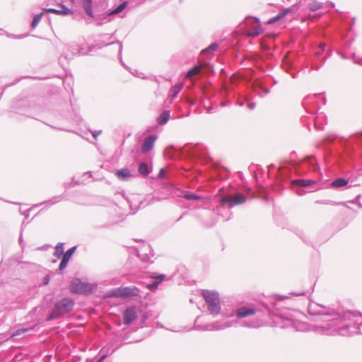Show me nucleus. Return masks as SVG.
Returning <instances> with one entry per match:
<instances>
[{
  "label": "nucleus",
  "instance_id": "6e6552de",
  "mask_svg": "<svg viewBox=\"0 0 362 362\" xmlns=\"http://www.w3.org/2000/svg\"><path fill=\"white\" fill-rule=\"evenodd\" d=\"M139 294V290L136 287L119 288L112 291L111 296L119 298H129L136 296Z\"/></svg>",
  "mask_w": 362,
  "mask_h": 362
},
{
  "label": "nucleus",
  "instance_id": "58836bf2",
  "mask_svg": "<svg viewBox=\"0 0 362 362\" xmlns=\"http://www.w3.org/2000/svg\"><path fill=\"white\" fill-rule=\"evenodd\" d=\"M291 294L293 295V296H300L305 295V292L303 291V292H300V293H291Z\"/></svg>",
  "mask_w": 362,
  "mask_h": 362
},
{
  "label": "nucleus",
  "instance_id": "2eb2a0df",
  "mask_svg": "<svg viewBox=\"0 0 362 362\" xmlns=\"http://www.w3.org/2000/svg\"><path fill=\"white\" fill-rule=\"evenodd\" d=\"M255 313V310L252 308H248L246 307H242L238 309L236 315L238 318H243L249 315H252Z\"/></svg>",
  "mask_w": 362,
  "mask_h": 362
},
{
  "label": "nucleus",
  "instance_id": "412c9836",
  "mask_svg": "<svg viewBox=\"0 0 362 362\" xmlns=\"http://www.w3.org/2000/svg\"><path fill=\"white\" fill-rule=\"evenodd\" d=\"M348 184V181L342 177L337 178L332 181L331 185L334 188H340L346 186Z\"/></svg>",
  "mask_w": 362,
  "mask_h": 362
},
{
  "label": "nucleus",
  "instance_id": "f03ea898",
  "mask_svg": "<svg viewBox=\"0 0 362 362\" xmlns=\"http://www.w3.org/2000/svg\"><path fill=\"white\" fill-rule=\"evenodd\" d=\"M302 0L289 8L281 11L276 16L269 18L266 23H276L283 19L285 16L290 15L292 18L295 16H300V20L304 22L307 20H319L327 11L328 5L334 6L332 3H322L316 0H311L307 4V7L302 13L300 9V4Z\"/></svg>",
  "mask_w": 362,
  "mask_h": 362
},
{
  "label": "nucleus",
  "instance_id": "1a4fd4ad",
  "mask_svg": "<svg viewBox=\"0 0 362 362\" xmlns=\"http://www.w3.org/2000/svg\"><path fill=\"white\" fill-rule=\"evenodd\" d=\"M137 317L136 308L134 306L127 308L123 313V323L128 325Z\"/></svg>",
  "mask_w": 362,
  "mask_h": 362
},
{
  "label": "nucleus",
  "instance_id": "a18cd8bd",
  "mask_svg": "<svg viewBox=\"0 0 362 362\" xmlns=\"http://www.w3.org/2000/svg\"><path fill=\"white\" fill-rule=\"evenodd\" d=\"M49 277L46 276L45 279H44V284H47L48 282H49Z\"/></svg>",
  "mask_w": 362,
  "mask_h": 362
},
{
  "label": "nucleus",
  "instance_id": "4c0bfd02",
  "mask_svg": "<svg viewBox=\"0 0 362 362\" xmlns=\"http://www.w3.org/2000/svg\"><path fill=\"white\" fill-rule=\"evenodd\" d=\"M256 106V104L255 103H249L247 104V107L250 110H253Z\"/></svg>",
  "mask_w": 362,
  "mask_h": 362
},
{
  "label": "nucleus",
  "instance_id": "20e7f679",
  "mask_svg": "<svg viewBox=\"0 0 362 362\" xmlns=\"http://www.w3.org/2000/svg\"><path fill=\"white\" fill-rule=\"evenodd\" d=\"M202 294L207 304L209 313L214 316L218 315L221 312V300L218 293L212 291L203 290Z\"/></svg>",
  "mask_w": 362,
  "mask_h": 362
},
{
  "label": "nucleus",
  "instance_id": "a19ab883",
  "mask_svg": "<svg viewBox=\"0 0 362 362\" xmlns=\"http://www.w3.org/2000/svg\"><path fill=\"white\" fill-rule=\"evenodd\" d=\"M28 35V33L18 34V35H15V37L17 38H22V37H26Z\"/></svg>",
  "mask_w": 362,
  "mask_h": 362
},
{
  "label": "nucleus",
  "instance_id": "09e8293b",
  "mask_svg": "<svg viewBox=\"0 0 362 362\" xmlns=\"http://www.w3.org/2000/svg\"><path fill=\"white\" fill-rule=\"evenodd\" d=\"M32 29H34L37 24H30Z\"/></svg>",
  "mask_w": 362,
  "mask_h": 362
},
{
  "label": "nucleus",
  "instance_id": "3c124183",
  "mask_svg": "<svg viewBox=\"0 0 362 362\" xmlns=\"http://www.w3.org/2000/svg\"><path fill=\"white\" fill-rule=\"evenodd\" d=\"M313 69L317 70L320 69V66H315L314 65H313Z\"/></svg>",
  "mask_w": 362,
  "mask_h": 362
},
{
  "label": "nucleus",
  "instance_id": "c9c22d12",
  "mask_svg": "<svg viewBox=\"0 0 362 362\" xmlns=\"http://www.w3.org/2000/svg\"><path fill=\"white\" fill-rule=\"evenodd\" d=\"M61 199H62V197L60 196H57V197H53V199L51 200V202H52V204H55V203L60 202Z\"/></svg>",
  "mask_w": 362,
  "mask_h": 362
},
{
  "label": "nucleus",
  "instance_id": "6e6d98bb",
  "mask_svg": "<svg viewBox=\"0 0 362 362\" xmlns=\"http://www.w3.org/2000/svg\"><path fill=\"white\" fill-rule=\"evenodd\" d=\"M321 52H322V51L320 50V51H319V52H316V54H317V55H320V54H321Z\"/></svg>",
  "mask_w": 362,
  "mask_h": 362
},
{
  "label": "nucleus",
  "instance_id": "c85d7f7f",
  "mask_svg": "<svg viewBox=\"0 0 362 362\" xmlns=\"http://www.w3.org/2000/svg\"><path fill=\"white\" fill-rule=\"evenodd\" d=\"M240 325L243 327H247L250 328H256L259 326V323L257 322H255V321H251L249 323H246L245 322H242Z\"/></svg>",
  "mask_w": 362,
  "mask_h": 362
},
{
  "label": "nucleus",
  "instance_id": "052dcab7",
  "mask_svg": "<svg viewBox=\"0 0 362 362\" xmlns=\"http://www.w3.org/2000/svg\"><path fill=\"white\" fill-rule=\"evenodd\" d=\"M266 93H269V90H265Z\"/></svg>",
  "mask_w": 362,
  "mask_h": 362
},
{
  "label": "nucleus",
  "instance_id": "79ce46f5",
  "mask_svg": "<svg viewBox=\"0 0 362 362\" xmlns=\"http://www.w3.org/2000/svg\"><path fill=\"white\" fill-rule=\"evenodd\" d=\"M105 355L102 356L97 362H103L105 360Z\"/></svg>",
  "mask_w": 362,
  "mask_h": 362
},
{
  "label": "nucleus",
  "instance_id": "4d7b16f0",
  "mask_svg": "<svg viewBox=\"0 0 362 362\" xmlns=\"http://www.w3.org/2000/svg\"><path fill=\"white\" fill-rule=\"evenodd\" d=\"M78 54H85V52H82L78 51Z\"/></svg>",
  "mask_w": 362,
  "mask_h": 362
},
{
  "label": "nucleus",
  "instance_id": "5fc2aeb1",
  "mask_svg": "<svg viewBox=\"0 0 362 362\" xmlns=\"http://www.w3.org/2000/svg\"><path fill=\"white\" fill-rule=\"evenodd\" d=\"M98 45H95V46H93L92 47L90 48L89 49V52H91L92 49L95 48V47H97Z\"/></svg>",
  "mask_w": 362,
  "mask_h": 362
},
{
  "label": "nucleus",
  "instance_id": "8fccbe9b",
  "mask_svg": "<svg viewBox=\"0 0 362 362\" xmlns=\"http://www.w3.org/2000/svg\"><path fill=\"white\" fill-rule=\"evenodd\" d=\"M315 126L317 129H320V127L317 125V122H315Z\"/></svg>",
  "mask_w": 362,
  "mask_h": 362
},
{
  "label": "nucleus",
  "instance_id": "bf43d9fd",
  "mask_svg": "<svg viewBox=\"0 0 362 362\" xmlns=\"http://www.w3.org/2000/svg\"><path fill=\"white\" fill-rule=\"evenodd\" d=\"M322 100H323V104H325V98H322Z\"/></svg>",
  "mask_w": 362,
  "mask_h": 362
},
{
  "label": "nucleus",
  "instance_id": "49530a36",
  "mask_svg": "<svg viewBox=\"0 0 362 362\" xmlns=\"http://www.w3.org/2000/svg\"><path fill=\"white\" fill-rule=\"evenodd\" d=\"M100 132H101L100 131V132H94V133H93V137H94V138H96V136H97L99 134H100Z\"/></svg>",
  "mask_w": 362,
  "mask_h": 362
},
{
  "label": "nucleus",
  "instance_id": "473e14b6",
  "mask_svg": "<svg viewBox=\"0 0 362 362\" xmlns=\"http://www.w3.org/2000/svg\"><path fill=\"white\" fill-rule=\"evenodd\" d=\"M320 203L325 204H334V205H339V204H332V202H320ZM349 203V202H344V203H339V204H342L344 206L349 208V205L347 204Z\"/></svg>",
  "mask_w": 362,
  "mask_h": 362
},
{
  "label": "nucleus",
  "instance_id": "4be33fe9",
  "mask_svg": "<svg viewBox=\"0 0 362 362\" xmlns=\"http://www.w3.org/2000/svg\"><path fill=\"white\" fill-rule=\"evenodd\" d=\"M138 171L139 174L144 177H147L150 173V171L148 170V166L146 163H141L139 165Z\"/></svg>",
  "mask_w": 362,
  "mask_h": 362
},
{
  "label": "nucleus",
  "instance_id": "f257e3e1",
  "mask_svg": "<svg viewBox=\"0 0 362 362\" xmlns=\"http://www.w3.org/2000/svg\"><path fill=\"white\" fill-rule=\"evenodd\" d=\"M308 312L314 316L316 324L313 329L325 335L349 337L358 333V323L361 315L350 310H340L325 307L315 302L308 305Z\"/></svg>",
  "mask_w": 362,
  "mask_h": 362
},
{
  "label": "nucleus",
  "instance_id": "cd10ccee",
  "mask_svg": "<svg viewBox=\"0 0 362 362\" xmlns=\"http://www.w3.org/2000/svg\"><path fill=\"white\" fill-rule=\"evenodd\" d=\"M184 198L188 200H199L201 199V197L192 193H187L184 196Z\"/></svg>",
  "mask_w": 362,
  "mask_h": 362
},
{
  "label": "nucleus",
  "instance_id": "6ab92c4d",
  "mask_svg": "<svg viewBox=\"0 0 362 362\" xmlns=\"http://www.w3.org/2000/svg\"><path fill=\"white\" fill-rule=\"evenodd\" d=\"M313 183H315V182L311 180L299 179V180H294L292 181L293 185H297V186H300V187H308Z\"/></svg>",
  "mask_w": 362,
  "mask_h": 362
},
{
  "label": "nucleus",
  "instance_id": "4468645a",
  "mask_svg": "<svg viewBox=\"0 0 362 362\" xmlns=\"http://www.w3.org/2000/svg\"><path fill=\"white\" fill-rule=\"evenodd\" d=\"M115 175L118 177V179L123 181L128 180L130 177H132L130 170L127 168L117 170L115 172Z\"/></svg>",
  "mask_w": 362,
  "mask_h": 362
},
{
  "label": "nucleus",
  "instance_id": "39448f33",
  "mask_svg": "<svg viewBox=\"0 0 362 362\" xmlns=\"http://www.w3.org/2000/svg\"><path fill=\"white\" fill-rule=\"evenodd\" d=\"M74 305V302L72 299L68 298H63L55 304L48 320H54L69 313L73 309Z\"/></svg>",
  "mask_w": 362,
  "mask_h": 362
},
{
  "label": "nucleus",
  "instance_id": "a878e982",
  "mask_svg": "<svg viewBox=\"0 0 362 362\" xmlns=\"http://www.w3.org/2000/svg\"><path fill=\"white\" fill-rule=\"evenodd\" d=\"M127 2L124 1L112 11L111 14H117L122 12L127 6Z\"/></svg>",
  "mask_w": 362,
  "mask_h": 362
},
{
  "label": "nucleus",
  "instance_id": "dca6fc26",
  "mask_svg": "<svg viewBox=\"0 0 362 362\" xmlns=\"http://www.w3.org/2000/svg\"><path fill=\"white\" fill-rule=\"evenodd\" d=\"M113 45L115 49L117 51L118 56L121 58L122 52V45L119 42H115L114 41L104 42L102 45L99 46L101 48L103 46Z\"/></svg>",
  "mask_w": 362,
  "mask_h": 362
},
{
  "label": "nucleus",
  "instance_id": "f8f14e48",
  "mask_svg": "<svg viewBox=\"0 0 362 362\" xmlns=\"http://www.w3.org/2000/svg\"><path fill=\"white\" fill-rule=\"evenodd\" d=\"M276 323L281 328L294 327L293 320L291 317L284 316L283 315L276 316Z\"/></svg>",
  "mask_w": 362,
  "mask_h": 362
},
{
  "label": "nucleus",
  "instance_id": "864d4df0",
  "mask_svg": "<svg viewBox=\"0 0 362 362\" xmlns=\"http://www.w3.org/2000/svg\"><path fill=\"white\" fill-rule=\"evenodd\" d=\"M357 205L358 206L359 208L362 209V204L361 202L358 203Z\"/></svg>",
  "mask_w": 362,
  "mask_h": 362
},
{
  "label": "nucleus",
  "instance_id": "aec40b11",
  "mask_svg": "<svg viewBox=\"0 0 362 362\" xmlns=\"http://www.w3.org/2000/svg\"><path fill=\"white\" fill-rule=\"evenodd\" d=\"M183 87L182 83H177L175 86H174L172 89L170 90V93L169 96L171 98V100H173L176 96L178 95V93L180 92L181 89Z\"/></svg>",
  "mask_w": 362,
  "mask_h": 362
},
{
  "label": "nucleus",
  "instance_id": "393cba45",
  "mask_svg": "<svg viewBox=\"0 0 362 362\" xmlns=\"http://www.w3.org/2000/svg\"><path fill=\"white\" fill-rule=\"evenodd\" d=\"M200 70L201 66H195L187 72L185 77L191 78L192 76L198 74L200 72Z\"/></svg>",
  "mask_w": 362,
  "mask_h": 362
},
{
  "label": "nucleus",
  "instance_id": "e433bc0d",
  "mask_svg": "<svg viewBox=\"0 0 362 362\" xmlns=\"http://www.w3.org/2000/svg\"><path fill=\"white\" fill-rule=\"evenodd\" d=\"M165 172L163 168H161L158 173V177L159 178H163L165 176Z\"/></svg>",
  "mask_w": 362,
  "mask_h": 362
},
{
  "label": "nucleus",
  "instance_id": "de8ad7c7",
  "mask_svg": "<svg viewBox=\"0 0 362 362\" xmlns=\"http://www.w3.org/2000/svg\"><path fill=\"white\" fill-rule=\"evenodd\" d=\"M164 275L161 274L160 276H158V279H160V280L163 279H164Z\"/></svg>",
  "mask_w": 362,
  "mask_h": 362
},
{
  "label": "nucleus",
  "instance_id": "423d86ee",
  "mask_svg": "<svg viewBox=\"0 0 362 362\" xmlns=\"http://www.w3.org/2000/svg\"><path fill=\"white\" fill-rule=\"evenodd\" d=\"M61 9H57V8H47L44 10L43 12L40 13L35 14L33 16V21L31 23H39L40 21H49L50 18L49 16V13H52L54 14H59V15H66L70 13V10L66 7L64 5H60Z\"/></svg>",
  "mask_w": 362,
  "mask_h": 362
},
{
  "label": "nucleus",
  "instance_id": "b1692460",
  "mask_svg": "<svg viewBox=\"0 0 362 362\" xmlns=\"http://www.w3.org/2000/svg\"><path fill=\"white\" fill-rule=\"evenodd\" d=\"M62 255H64V244L59 243L55 247L54 255L57 258H59Z\"/></svg>",
  "mask_w": 362,
  "mask_h": 362
},
{
  "label": "nucleus",
  "instance_id": "9d476101",
  "mask_svg": "<svg viewBox=\"0 0 362 362\" xmlns=\"http://www.w3.org/2000/svg\"><path fill=\"white\" fill-rule=\"evenodd\" d=\"M233 325V324L231 321H226L225 322H216L214 323L206 325L204 327V330H207V331L221 330V329H223L227 327H232Z\"/></svg>",
  "mask_w": 362,
  "mask_h": 362
},
{
  "label": "nucleus",
  "instance_id": "13d9d810",
  "mask_svg": "<svg viewBox=\"0 0 362 362\" xmlns=\"http://www.w3.org/2000/svg\"><path fill=\"white\" fill-rule=\"evenodd\" d=\"M356 20V18H352V23H354V21H355Z\"/></svg>",
  "mask_w": 362,
  "mask_h": 362
},
{
  "label": "nucleus",
  "instance_id": "c03bdc74",
  "mask_svg": "<svg viewBox=\"0 0 362 362\" xmlns=\"http://www.w3.org/2000/svg\"><path fill=\"white\" fill-rule=\"evenodd\" d=\"M206 112L207 113H211L212 112V107H209L206 108Z\"/></svg>",
  "mask_w": 362,
  "mask_h": 362
},
{
  "label": "nucleus",
  "instance_id": "72a5a7b5",
  "mask_svg": "<svg viewBox=\"0 0 362 362\" xmlns=\"http://www.w3.org/2000/svg\"><path fill=\"white\" fill-rule=\"evenodd\" d=\"M360 198H361V194H358L356 196V197L354 199H353L351 201H349V202L351 203V204H358V203H360V202H359Z\"/></svg>",
  "mask_w": 362,
  "mask_h": 362
},
{
  "label": "nucleus",
  "instance_id": "ddd939ff",
  "mask_svg": "<svg viewBox=\"0 0 362 362\" xmlns=\"http://www.w3.org/2000/svg\"><path fill=\"white\" fill-rule=\"evenodd\" d=\"M264 28L262 27L261 24H257V25L249 28L245 31V35L247 37H255L263 33Z\"/></svg>",
  "mask_w": 362,
  "mask_h": 362
},
{
  "label": "nucleus",
  "instance_id": "603ef678",
  "mask_svg": "<svg viewBox=\"0 0 362 362\" xmlns=\"http://www.w3.org/2000/svg\"><path fill=\"white\" fill-rule=\"evenodd\" d=\"M298 194L299 195H302L303 194V190H300V191H298L297 192Z\"/></svg>",
  "mask_w": 362,
  "mask_h": 362
},
{
  "label": "nucleus",
  "instance_id": "9b49d317",
  "mask_svg": "<svg viewBox=\"0 0 362 362\" xmlns=\"http://www.w3.org/2000/svg\"><path fill=\"white\" fill-rule=\"evenodd\" d=\"M158 136L156 134H151L144 139V141L141 146V152L146 153L151 151L154 146V143L156 141Z\"/></svg>",
  "mask_w": 362,
  "mask_h": 362
},
{
  "label": "nucleus",
  "instance_id": "0eeeda50",
  "mask_svg": "<svg viewBox=\"0 0 362 362\" xmlns=\"http://www.w3.org/2000/svg\"><path fill=\"white\" fill-rule=\"evenodd\" d=\"M93 291V285L83 282L79 279H74L70 285V291L76 294H90Z\"/></svg>",
  "mask_w": 362,
  "mask_h": 362
},
{
  "label": "nucleus",
  "instance_id": "bb28decb",
  "mask_svg": "<svg viewBox=\"0 0 362 362\" xmlns=\"http://www.w3.org/2000/svg\"><path fill=\"white\" fill-rule=\"evenodd\" d=\"M76 246H74L71 248H69L64 255H63V258L66 259V260L69 261V259H71V256L73 255V254L74 253V252L76 251Z\"/></svg>",
  "mask_w": 362,
  "mask_h": 362
},
{
  "label": "nucleus",
  "instance_id": "a211bd4d",
  "mask_svg": "<svg viewBox=\"0 0 362 362\" xmlns=\"http://www.w3.org/2000/svg\"><path fill=\"white\" fill-rule=\"evenodd\" d=\"M320 94H315L314 95H312V96H307L304 98L303 100V105L306 110V111L308 112H310V105H311V103H314V100L317 98V97H320Z\"/></svg>",
  "mask_w": 362,
  "mask_h": 362
},
{
  "label": "nucleus",
  "instance_id": "2f4dec72",
  "mask_svg": "<svg viewBox=\"0 0 362 362\" xmlns=\"http://www.w3.org/2000/svg\"><path fill=\"white\" fill-rule=\"evenodd\" d=\"M127 200L129 204V207H130L131 210L134 211L133 214H134L135 211L137 210L138 206L136 204L134 205L132 203V201L130 199L127 198Z\"/></svg>",
  "mask_w": 362,
  "mask_h": 362
},
{
  "label": "nucleus",
  "instance_id": "f704fd0d",
  "mask_svg": "<svg viewBox=\"0 0 362 362\" xmlns=\"http://www.w3.org/2000/svg\"><path fill=\"white\" fill-rule=\"evenodd\" d=\"M158 282H153L152 284L148 285V288L151 290H153L158 287Z\"/></svg>",
  "mask_w": 362,
  "mask_h": 362
},
{
  "label": "nucleus",
  "instance_id": "7ed1b4c3",
  "mask_svg": "<svg viewBox=\"0 0 362 362\" xmlns=\"http://www.w3.org/2000/svg\"><path fill=\"white\" fill-rule=\"evenodd\" d=\"M246 201L245 196L242 193H236L234 195H221L219 203L216 206V211L219 214L220 210L223 207L229 209L233 208L236 205H240L245 203Z\"/></svg>",
  "mask_w": 362,
  "mask_h": 362
},
{
  "label": "nucleus",
  "instance_id": "c756f323",
  "mask_svg": "<svg viewBox=\"0 0 362 362\" xmlns=\"http://www.w3.org/2000/svg\"><path fill=\"white\" fill-rule=\"evenodd\" d=\"M68 262V260L62 257L58 269L59 272H62L67 267Z\"/></svg>",
  "mask_w": 362,
  "mask_h": 362
},
{
  "label": "nucleus",
  "instance_id": "f3484780",
  "mask_svg": "<svg viewBox=\"0 0 362 362\" xmlns=\"http://www.w3.org/2000/svg\"><path fill=\"white\" fill-rule=\"evenodd\" d=\"M169 110L163 111L157 118V123L160 125H163L168 121L170 114Z\"/></svg>",
  "mask_w": 362,
  "mask_h": 362
},
{
  "label": "nucleus",
  "instance_id": "7c9ffc66",
  "mask_svg": "<svg viewBox=\"0 0 362 362\" xmlns=\"http://www.w3.org/2000/svg\"><path fill=\"white\" fill-rule=\"evenodd\" d=\"M250 19H253L254 21L252 23H260V21H259V18H257V17H253V16H247L245 19L243 21H241L240 23H247L246 21L247 20H250Z\"/></svg>",
  "mask_w": 362,
  "mask_h": 362
},
{
  "label": "nucleus",
  "instance_id": "37998d69",
  "mask_svg": "<svg viewBox=\"0 0 362 362\" xmlns=\"http://www.w3.org/2000/svg\"><path fill=\"white\" fill-rule=\"evenodd\" d=\"M325 44L322 43V44H320V48L321 49L322 52L324 51V49H325Z\"/></svg>",
  "mask_w": 362,
  "mask_h": 362
},
{
  "label": "nucleus",
  "instance_id": "ea45409f",
  "mask_svg": "<svg viewBox=\"0 0 362 362\" xmlns=\"http://www.w3.org/2000/svg\"><path fill=\"white\" fill-rule=\"evenodd\" d=\"M355 313L356 314L362 315L361 313H356V312H355ZM360 326H362V316H361V318L359 319V323H358V334H360Z\"/></svg>",
  "mask_w": 362,
  "mask_h": 362
},
{
  "label": "nucleus",
  "instance_id": "5701e85b",
  "mask_svg": "<svg viewBox=\"0 0 362 362\" xmlns=\"http://www.w3.org/2000/svg\"><path fill=\"white\" fill-rule=\"evenodd\" d=\"M218 47V44L216 42L211 43L209 47L204 49L202 52V54H207L210 53H213Z\"/></svg>",
  "mask_w": 362,
  "mask_h": 362
}]
</instances>
